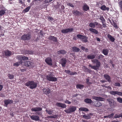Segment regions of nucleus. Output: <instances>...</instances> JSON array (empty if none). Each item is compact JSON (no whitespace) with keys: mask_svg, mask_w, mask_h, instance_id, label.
<instances>
[{"mask_svg":"<svg viewBox=\"0 0 122 122\" xmlns=\"http://www.w3.org/2000/svg\"><path fill=\"white\" fill-rule=\"evenodd\" d=\"M60 62L62 66L65 67L67 62V61L66 58H63L61 59Z\"/></svg>","mask_w":122,"mask_h":122,"instance_id":"obj_12","label":"nucleus"},{"mask_svg":"<svg viewBox=\"0 0 122 122\" xmlns=\"http://www.w3.org/2000/svg\"><path fill=\"white\" fill-rule=\"evenodd\" d=\"M84 87V85L80 84H78L76 86V87L77 88L79 89H83Z\"/></svg>","mask_w":122,"mask_h":122,"instance_id":"obj_36","label":"nucleus"},{"mask_svg":"<svg viewBox=\"0 0 122 122\" xmlns=\"http://www.w3.org/2000/svg\"><path fill=\"white\" fill-rule=\"evenodd\" d=\"M37 85V83L33 81H29L25 84V85L29 86L30 88L33 89L36 88Z\"/></svg>","mask_w":122,"mask_h":122,"instance_id":"obj_1","label":"nucleus"},{"mask_svg":"<svg viewBox=\"0 0 122 122\" xmlns=\"http://www.w3.org/2000/svg\"><path fill=\"white\" fill-rule=\"evenodd\" d=\"M22 0H18L19 3L20 4H23L24 3L22 2Z\"/></svg>","mask_w":122,"mask_h":122,"instance_id":"obj_60","label":"nucleus"},{"mask_svg":"<svg viewBox=\"0 0 122 122\" xmlns=\"http://www.w3.org/2000/svg\"><path fill=\"white\" fill-rule=\"evenodd\" d=\"M82 122H91L90 121H87L84 120H82Z\"/></svg>","mask_w":122,"mask_h":122,"instance_id":"obj_63","label":"nucleus"},{"mask_svg":"<svg viewBox=\"0 0 122 122\" xmlns=\"http://www.w3.org/2000/svg\"><path fill=\"white\" fill-rule=\"evenodd\" d=\"M114 85L116 86H120L121 85L120 83L118 82H115L114 83Z\"/></svg>","mask_w":122,"mask_h":122,"instance_id":"obj_52","label":"nucleus"},{"mask_svg":"<svg viewBox=\"0 0 122 122\" xmlns=\"http://www.w3.org/2000/svg\"><path fill=\"white\" fill-rule=\"evenodd\" d=\"M22 56H18L16 57L17 59L19 61H20V62L21 63H22L23 62V61H22Z\"/></svg>","mask_w":122,"mask_h":122,"instance_id":"obj_32","label":"nucleus"},{"mask_svg":"<svg viewBox=\"0 0 122 122\" xmlns=\"http://www.w3.org/2000/svg\"><path fill=\"white\" fill-rule=\"evenodd\" d=\"M102 25H103V27H102V28L103 27H104V28H105L106 27V23L105 22H103V23H102Z\"/></svg>","mask_w":122,"mask_h":122,"instance_id":"obj_61","label":"nucleus"},{"mask_svg":"<svg viewBox=\"0 0 122 122\" xmlns=\"http://www.w3.org/2000/svg\"><path fill=\"white\" fill-rule=\"evenodd\" d=\"M119 6L120 7H122V0L119 2Z\"/></svg>","mask_w":122,"mask_h":122,"instance_id":"obj_58","label":"nucleus"},{"mask_svg":"<svg viewBox=\"0 0 122 122\" xmlns=\"http://www.w3.org/2000/svg\"><path fill=\"white\" fill-rule=\"evenodd\" d=\"M93 99L98 101H104V99L103 98L101 97H97L96 96H93L92 97Z\"/></svg>","mask_w":122,"mask_h":122,"instance_id":"obj_18","label":"nucleus"},{"mask_svg":"<svg viewBox=\"0 0 122 122\" xmlns=\"http://www.w3.org/2000/svg\"><path fill=\"white\" fill-rule=\"evenodd\" d=\"M79 110L81 111H84L87 112L88 111V110L87 109L83 107H81L79 109Z\"/></svg>","mask_w":122,"mask_h":122,"instance_id":"obj_38","label":"nucleus"},{"mask_svg":"<svg viewBox=\"0 0 122 122\" xmlns=\"http://www.w3.org/2000/svg\"><path fill=\"white\" fill-rule=\"evenodd\" d=\"M117 102H119L121 103H122V98L120 97H117Z\"/></svg>","mask_w":122,"mask_h":122,"instance_id":"obj_46","label":"nucleus"},{"mask_svg":"<svg viewBox=\"0 0 122 122\" xmlns=\"http://www.w3.org/2000/svg\"><path fill=\"white\" fill-rule=\"evenodd\" d=\"M56 105L57 106L62 108H66V106L65 104L61 103H57Z\"/></svg>","mask_w":122,"mask_h":122,"instance_id":"obj_20","label":"nucleus"},{"mask_svg":"<svg viewBox=\"0 0 122 122\" xmlns=\"http://www.w3.org/2000/svg\"><path fill=\"white\" fill-rule=\"evenodd\" d=\"M65 103L68 104H70L71 103V102L70 101H69L68 100H66L65 101Z\"/></svg>","mask_w":122,"mask_h":122,"instance_id":"obj_57","label":"nucleus"},{"mask_svg":"<svg viewBox=\"0 0 122 122\" xmlns=\"http://www.w3.org/2000/svg\"><path fill=\"white\" fill-rule=\"evenodd\" d=\"M114 114L113 113H112L108 115V118H110L112 117L114 115Z\"/></svg>","mask_w":122,"mask_h":122,"instance_id":"obj_54","label":"nucleus"},{"mask_svg":"<svg viewBox=\"0 0 122 122\" xmlns=\"http://www.w3.org/2000/svg\"><path fill=\"white\" fill-rule=\"evenodd\" d=\"M88 66L89 67H91L92 68L95 70V67L94 66H92L91 64H89Z\"/></svg>","mask_w":122,"mask_h":122,"instance_id":"obj_56","label":"nucleus"},{"mask_svg":"<svg viewBox=\"0 0 122 122\" xmlns=\"http://www.w3.org/2000/svg\"><path fill=\"white\" fill-rule=\"evenodd\" d=\"M89 25L90 27L92 28H94L96 25L98 26V27L100 28V29H102V25L96 21L94 22L90 23L89 24Z\"/></svg>","mask_w":122,"mask_h":122,"instance_id":"obj_5","label":"nucleus"},{"mask_svg":"<svg viewBox=\"0 0 122 122\" xmlns=\"http://www.w3.org/2000/svg\"><path fill=\"white\" fill-rule=\"evenodd\" d=\"M30 117L32 120L36 121H39L40 119L39 117L36 115L30 116Z\"/></svg>","mask_w":122,"mask_h":122,"instance_id":"obj_15","label":"nucleus"},{"mask_svg":"<svg viewBox=\"0 0 122 122\" xmlns=\"http://www.w3.org/2000/svg\"><path fill=\"white\" fill-rule=\"evenodd\" d=\"M82 117L85 119H90L91 118V117L89 115H83Z\"/></svg>","mask_w":122,"mask_h":122,"instance_id":"obj_42","label":"nucleus"},{"mask_svg":"<svg viewBox=\"0 0 122 122\" xmlns=\"http://www.w3.org/2000/svg\"><path fill=\"white\" fill-rule=\"evenodd\" d=\"M101 10H107L108 11L109 8V7H107L105 5H102L101 7Z\"/></svg>","mask_w":122,"mask_h":122,"instance_id":"obj_31","label":"nucleus"},{"mask_svg":"<svg viewBox=\"0 0 122 122\" xmlns=\"http://www.w3.org/2000/svg\"><path fill=\"white\" fill-rule=\"evenodd\" d=\"M95 58V56L94 55H88L87 56V58L88 59H92Z\"/></svg>","mask_w":122,"mask_h":122,"instance_id":"obj_35","label":"nucleus"},{"mask_svg":"<svg viewBox=\"0 0 122 122\" xmlns=\"http://www.w3.org/2000/svg\"><path fill=\"white\" fill-rule=\"evenodd\" d=\"M3 54L2 56H6L8 57L10 56V55H11V51L8 50L3 51L2 52Z\"/></svg>","mask_w":122,"mask_h":122,"instance_id":"obj_9","label":"nucleus"},{"mask_svg":"<svg viewBox=\"0 0 122 122\" xmlns=\"http://www.w3.org/2000/svg\"><path fill=\"white\" fill-rule=\"evenodd\" d=\"M107 101L109 103L111 107L114 108L116 106L117 103L113 99H109L107 100Z\"/></svg>","mask_w":122,"mask_h":122,"instance_id":"obj_8","label":"nucleus"},{"mask_svg":"<svg viewBox=\"0 0 122 122\" xmlns=\"http://www.w3.org/2000/svg\"><path fill=\"white\" fill-rule=\"evenodd\" d=\"M13 101L12 100L7 99L4 101V103L6 105H7L9 104L13 103Z\"/></svg>","mask_w":122,"mask_h":122,"instance_id":"obj_26","label":"nucleus"},{"mask_svg":"<svg viewBox=\"0 0 122 122\" xmlns=\"http://www.w3.org/2000/svg\"><path fill=\"white\" fill-rule=\"evenodd\" d=\"M31 37V34L27 33V34H24L21 37V39L24 41L29 40Z\"/></svg>","mask_w":122,"mask_h":122,"instance_id":"obj_3","label":"nucleus"},{"mask_svg":"<svg viewBox=\"0 0 122 122\" xmlns=\"http://www.w3.org/2000/svg\"><path fill=\"white\" fill-rule=\"evenodd\" d=\"M94 106L96 107H100L102 105V103L98 101H96L94 104Z\"/></svg>","mask_w":122,"mask_h":122,"instance_id":"obj_30","label":"nucleus"},{"mask_svg":"<svg viewBox=\"0 0 122 122\" xmlns=\"http://www.w3.org/2000/svg\"><path fill=\"white\" fill-rule=\"evenodd\" d=\"M22 64V63H21L20 62H17L14 64L13 66H19L20 64Z\"/></svg>","mask_w":122,"mask_h":122,"instance_id":"obj_43","label":"nucleus"},{"mask_svg":"<svg viewBox=\"0 0 122 122\" xmlns=\"http://www.w3.org/2000/svg\"><path fill=\"white\" fill-rule=\"evenodd\" d=\"M86 83L88 85H90L92 84V83L90 82H89V79L88 78L86 79Z\"/></svg>","mask_w":122,"mask_h":122,"instance_id":"obj_44","label":"nucleus"},{"mask_svg":"<svg viewBox=\"0 0 122 122\" xmlns=\"http://www.w3.org/2000/svg\"><path fill=\"white\" fill-rule=\"evenodd\" d=\"M81 49L82 50H84L85 49V47L83 46H81Z\"/></svg>","mask_w":122,"mask_h":122,"instance_id":"obj_64","label":"nucleus"},{"mask_svg":"<svg viewBox=\"0 0 122 122\" xmlns=\"http://www.w3.org/2000/svg\"><path fill=\"white\" fill-rule=\"evenodd\" d=\"M119 116L120 115L119 114H116L114 117V118H117L120 117Z\"/></svg>","mask_w":122,"mask_h":122,"instance_id":"obj_53","label":"nucleus"},{"mask_svg":"<svg viewBox=\"0 0 122 122\" xmlns=\"http://www.w3.org/2000/svg\"><path fill=\"white\" fill-rule=\"evenodd\" d=\"M33 63L32 61H25L24 62V65L26 66H32Z\"/></svg>","mask_w":122,"mask_h":122,"instance_id":"obj_14","label":"nucleus"},{"mask_svg":"<svg viewBox=\"0 0 122 122\" xmlns=\"http://www.w3.org/2000/svg\"><path fill=\"white\" fill-rule=\"evenodd\" d=\"M46 112L48 113V114H52L53 113V111L51 109H47L46 110Z\"/></svg>","mask_w":122,"mask_h":122,"instance_id":"obj_34","label":"nucleus"},{"mask_svg":"<svg viewBox=\"0 0 122 122\" xmlns=\"http://www.w3.org/2000/svg\"><path fill=\"white\" fill-rule=\"evenodd\" d=\"M65 72L66 74H69L71 75H76L77 74L76 72H71L70 71L68 70H66Z\"/></svg>","mask_w":122,"mask_h":122,"instance_id":"obj_21","label":"nucleus"},{"mask_svg":"<svg viewBox=\"0 0 122 122\" xmlns=\"http://www.w3.org/2000/svg\"><path fill=\"white\" fill-rule=\"evenodd\" d=\"M74 30L72 28H68L66 29H63L61 30V32L64 34H66L68 32H72Z\"/></svg>","mask_w":122,"mask_h":122,"instance_id":"obj_10","label":"nucleus"},{"mask_svg":"<svg viewBox=\"0 0 122 122\" xmlns=\"http://www.w3.org/2000/svg\"><path fill=\"white\" fill-rule=\"evenodd\" d=\"M108 50L107 49H103L102 53L105 55H107L108 53Z\"/></svg>","mask_w":122,"mask_h":122,"instance_id":"obj_33","label":"nucleus"},{"mask_svg":"<svg viewBox=\"0 0 122 122\" xmlns=\"http://www.w3.org/2000/svg\"><path fill=\"white\" fill-rule=\"evenodd\" d=\"M118 92L117 91H110L109 93L111 94L115 95L116 94L118 95Z\"/></svg>","mask_w":122,"mask_h":122,"instance_id":"obj_37","label":"nucleus"},{"mask_svg":"<svg viewBox=\"0 0 122 122\" xmlns=\"http://www.w3.org/2000/svg\"><path fill=\"white\" fill-rule=\"evenodd\" d=\"M52 74L50 72L48 75H46V78L47 80L50 81H57V79L54 77L52 76Z\"/></svg>","mask_w":122,"mask_h":122,"instance_id":"obj_2","label":"nucleus"},{"mask_svg":"<svg viewBox=\"0 0 122 122\" xmlns=\"http://www.w3.org/2000/svg\"><path fill=\"white\" fill-rule=\"evenodd\" d=\"M76 110V107L72 106L67 109L64 110V111L67 113H71L74 112Z\"/></svg>","mask_w":122,"mask_h":122,"instance_id":"obj_7","label":"nucleus"},{"mask_svg":"<svg viewBox=\"0 0 122 122\" xmlns=\"http://www.w3.org/2000/svg\"><path fill=\"white\" fill-rule=\"evenodd\" d=\"M100 19L102 21V23H103V22H105V20L104 19L103 16H100Z\"/></svg>","mask_w":122,"mask_h":122,"instance_id":"obj_39","label":"nucleus"},{"mask_svg":"<svg viewBox=\"0 0 122 122\" xmlns=\"http://www.w3.org/2000/svg\"><path fill=\"white\" fill-rule=\"evenodd\" d=\"M48 20H49L53 21V19L52 17H48Z\"/></svg>","mask_w":122,"mask_h":122,"instance_id":"obj_59","label":"nucleus"},{"mask_svg":"<svg viewBox=\"0 0 122 122\" xmlns=\"http://www.w3.org/2000/svg\"><path fill=\"white\" fill-rule=\"evenodd\" d=\"M48 39L54 42H56L57 41V38L54 36H49Z\"/></svg>","mask_w":122,"mask_h":122,"instance_id":"obj_23","label":"nucleus"},{"mask_svg":"<svg viewBox=\"0 0 122 122\" xmlns=\"http://www.w3.org/2000/svg\"><path fill=\"white\" fill-rule=\"evenodd\" d=\"M104 56L102 55H100L99 56H98V59L100 60H102V59H103L104 57Z\"/></svg>","mask_w":122,"mask_h":122,"instance_id":"obj_47","label":"nucleus"},{"mask_svg":"<svg viewBox=\"0 0 122 122\" xmlns=\"http://www.w3.org/2000/svg\"><path fill=\"white\" fill-rule=\"evenodd\" d=\"M118 95L122 96V92H118Z\"/></svg>","mask_w":122,"mask_h":122,"instance_id":"obj_62","label":"nucleus"},{"mask_svg":"<svg viewBox=\"0 0 122 122\" xmlns=\"http://www.w3.org/2000/svg\"><path fill=\"white\" fill-rule=\"evenodd\" d=\"M89 31L95 34H98L99 33L98 31L92 28H90L89 29Z\"/></svg>","mask_w":122,"mask_h":122,"instance_id":"obj_25","label":"nucleus"},{"mask_svg":"<svg viewBox=\"0 0 122 122\" xmlns=\"http://www.w3.org/2000/svg\"><path fill=\"white\" fill-rule=\"evenodd\" d=\"M92 62L96 64V66H94L95 67V70H97L101 66V63L97 59H94L92 60Z\"/></svg>","mask_w":122,"mask_h":122,"instance_id":"obj_4","label":"nucleus"},{"mask_svg":"<svg viewBox=\"0 0 122 122\" xmlns=\"http://www.w3.org/2000/svg\"><path fill=\"white\" fill-rule=\"evenodd\" d=\"M5 13V11L4 10H0V15L2 16L4 15Z\"/></svg>","mask_w":122,"mask_h":122,"instance_id":"obj_45","label":"nucleus"},{"mask_svg":"<svg viewBox=\"0 0 122 122\" xmlns=\"http://www.w3.org/2000/svg\"><path fill=\"white\" fill-rule=\"evenodd\" d=\"M43 93L47 96L49 95V94L51 92V90L49 88H45L43 90Z\"/></svg>","mask_w":122,"mask_h":122,"instance_id":"obj_13","label":"nucleus"},{"mask_svg":"<svg viewBox=\"0 0 122 122\" xmlns=\"http://www.w3.org/2000/svg\"><path fill=\"white\" fill-rule=\"evenodd\" d=\"M73 14L76 16H79L81 15L82 13L81 12L77 10H73Z\"/></svg>","mask_w":122,"mask_h":122,"instance_id":"obj_19","label":"nucleus"},{"mask_svg":"<svg viewBox=\"0 0 122 122\" xmlns=\"http://www.w3.org/2000/svg\"><path fill=\"white\" fill-rule=\"evenodd\" d=\"M45 61L46 63L49 66H51L52 64V59L49 57H48L45 60Z\"/></svg>","mask_w":122,"mask_h":122,"instance_id":"obj_11","label":"nucleus"},{"mask_svg":"<svg viewBox=\"0 0 122 122\" xmlns=\"http://www.w3.org/2000/svg\"><path fill=\"white\" fill-rule=\"evenodd\" d=\"M89 9V6L86 4H84L82 6V10L84 11H87Z\"/></svg>","mask_w":122,"mask_h":122,"instance_id":"obj_17","label":"nucleus"},{"mask_svg":"<svg viewBox=\"0 0 122 122\" xmlns=\"http://www.w3.org/2000/svg\"><path fill=\"white\" fill-rule=\"evenodd\" d=\"M84 102L86 103L89 104H91L93 102L91 99L87 98L84 99Z\"/></svg>","mask_w":122,"mask_h":122,"instance_id":"obj_29","label":"nucleus"},{"mask_svg":"<svg viewBox=\"0 0 122 122\" xmlns=\"http://www.w3.org/2000/svg\"><path fill=\"white\" fill-rule=\"evenodd\" d=\"M58 116V115H54L52 116H49V117L51 118H55L57 117Z\"/></svg>","mask_w":122,"mask_h":122,"instance_id":"obj_51","label":"nucleus"},{"mask_svg":"<svg viewBox=\"0 0 122 122\" xmlns=\"http://www.w3.org/2000/svg\"><path fill=\"white\" fill-rule=\"evenodd\" d=\"M112 22L113 24V25L114 26V27L116 28H117V26L116 24V23L114 21H112Z\"/></svg>","mask_w":122,"mask_h":122,"instance_id":"obj_49","label":"nucleus"},{"mask_svg":"<svg viewBox=\"0 0 122 122\" xmlns=\"http://www.w3.org/2000/svg\"><path fill=\"white\" fill-rule=\"evenodd\" d=\"M28 59V57H26L25 56H23L22 57V61L23 60L24 61H25Z\"/></svg>","mask_w":122,"mask_h":122,"instance_id":"obj_50","label":"nucleus"},{"mask_svg":"<svg viewBox=\"0 0 122 122\" xmlns=\"http://www.w3.org/2000/svg\"><path fill=\"white\" fill-rule=\"evenodd\" d=\"M30 7V6H28L23 11L25 12H26L29 11Z\"/></svg>","mask_w":122,"mask_h":122,"instance_id":"obj_41","label":"nucleus"},{"mask_svg":"<svg viewBox=\"0 0 122 122\" xmlns=\"http://www.w3.org/2000/svg\"><path fill=\"white\" fill-rule=\"evenodd\" d=\"M8 76L9 78V79H11L14 78V76L13 75L9 74L8 75Z\"/></svg>","mask_w":122,"mask_h":122,"instance_id":"obj_40","label":"nucleus"},{"mask_svg":"<svg viewBox=\"0 0 122 122\" xmlns=\"http://www.w3.org/2000/svg\"><path fill=\"white\" fill-rule=\"evenodd\" d=\"M26 54H33V51H30V50H27L26 51Z\"/></svg>","mask_w":122,"mask_h":122,"instance_id":"obj_48","label":"nucleus"},{"mask_svg":"<svg viewBox=\"0 0 122 122\" xmlns=\"http://www.w3.org/2000/svg\"><path fill=\"white\" fill-rule=\"evenodd\" d=\"M67 5L69 6L70 7H74V5L71 3H68L67 4Z\"/></svg>","mask_w":122,"mask_h":122,"instance_id":"obj_55","label":"nucleus"},{"mask_svg":"<svg viewBox=\"0 0 122 122\" xmlns=\"http://www.w3.org/2000/svg\"><path fill=\"white\" fill-rule=\"evenodd\" d=\"M77 38L80 39L82 41L85 43L88 42V38L85 36L80 34H78L76 36Z\"/></svg>","mask_w":122,"mask_h":122,"instance_id":"obj_6","label":"nucleus"},{"mask_svg":"<svg viewBox=\"0 0 122 122\" xmlns=\"http://www.w3.org/2000/svg\"><path fill=\"white\" fill-rule=\"evenodd\" d=\"M72 48L73 51L74 52H77L79 51L80 50V49L76 46L73 47Z\"/></svg>","mask_w":122,"mask_h":122,"instance_id":"obj_27","label":"nucleus"},{"mask_svg":"<svg viewBox=\"0 0 122 122\" xmlns=\"http://www.w3.org/2000/svg\"><path fill=\"white\" fill-rule=\"evenodd\" d=\"M104 77L109 82L111 81V78L110 76L107 74H105L104 75Z\"/></svg>","mask_w":122,"mask_h":122,"instance_id":"obj_16","label":"nucleus"},{"mask_svg":"<svg viewBox=\"0 0 122 122\" xmlns=\"http://www.w3.org/2000/svg\"><path fill=\"white\" fill-rule=\"evenodd\" d=\"M42 108L40 107H36L34 108H32L31 110L33 112H37L41 111L42 110Z\"/></svg>","mask_w":122,"mask_h":122,"instance_id":"obj_22","label":"nucleus"},{"mask_svg":"<svg viewBox=\"0 0 122 122\" xmlns=\"http://www.w3.org/2000/svg\"><path fill=\"white\" fill-rule=\"evenodd\" d=\"M57 53L58 55L61 54V55H64L67 53V51L65 50H61L58 51Z\"/></svg>","mask_w":122,"mask_h":122,"instance_id":"obj_24","label":"nucleus"},{"mask_svg":"<svg viewBox=\"0 0 122 122\" xmlns=\"http://www.w3.org/2000/svg\"><path fill=\"white\" fill-rule=\"evenodd\" d=\"M107 37L112 42H113L114 41L115 38L110 34H108L107 35Z\"/></svg>","mask_w":122,"mask_h":122,"instance_id":"obj_28","label":"nucleus"}]
</instances>
